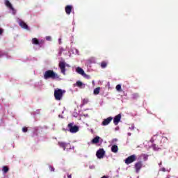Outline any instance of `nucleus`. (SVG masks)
I'll return each mask as SVG.
<instances>
[{
    "instance_id": "f257e3e1",
    "label": "nucleus",
    "mask_w": 178,
    "mask_h": 178,
    "mask_svg": "<svg viewBox=\"0 0 178 178\" xmlns=\"http://www.w3.org/2000/svg\"><path fill=\"white\" fill-rule=\"evenodd\" d=\"M66 92V90L62 89H56L54 90V97L56 101H60L63 97V94Z\"/></svg>"
},
{
    "instance_id": "f03ea898",
    "label": "nucleus",
    "mask_w": 178,
    "mask_h": 178,
    "mask_svg": "<svg viewBox=\"0 0 178 178\" xmlns=\"http://www.w3.org/2000/svg\"><path fill=\"white\" fill-rule=\"evenodd\" d=\"M45 79H52V80H55V79H59V75L55 73L54 70H47L45 72Z\"/></svg>"
},
{
    "instance_id": "7ed1b4c3",
    "label": "nucleus",
    "mask_w": 178,
    "mask_h": 178,
    "mask_svg": "<svg viewBox=\"0 0 178 178\" xmlns=\"http://www.w3.org/2000/svg\"><path fill=\"white\" fill-rule=\"evenodd\" d=\"M67 129L70 133H77V131H79V127L76 125H74V122L69 123L67 124Z\"/></svg>"
},
{
    "instance_id": "20e7f679",
    "label": "nucleus",
    "mask_w": 178,
    "mask_h": 178,
    "mask_svg": "<svg viewBox=\"0 0 178 178\" xmlns=\"http://www.w3.org/2000/svg\"><path fill=\"white\" fill-rule=\"evenodd\" d=\"M136 161H137V156L132 154L125 159V163L126 165H130V163H133V162H136Z\"/></svg>"
},
{
    "instance_id": "39448f33",
    "label": "nucleus",
    "mask_w": 178,
    "mask_h": 178,
    "mask_svg": "<svg viewBox=\"0 0 178 178\" xmlns=\"http://www.w3.org/2000/svg\"><path fill=\"white\" fill-rule=\"evenodd\" d=\"M58 67L60 69L63 74H66V63L65 61H60Z\"/></svg>"
},
{
    "instance_id": "423d86ee",
    "label": "nucleus",
    "mask_w": 178,
    "mask_h": 178,
    "mask_svg": "<svg viewBox=\"0 0 178 178\" xmlns=\"http://www.w3.org/2000/svg\"><path fill=\"white\" fill-rule=\"evenodd\" d=\"M136 173H140V170L143 168V161H138L134 165Z\"/></svg>"
},
{
    "instance_id": "0eeeda50",
    "label": "nucleus",
    "mask_w": 178,
    "mask_h": 178,
    "mask_svg": "<svg viewBox=\"0 0 178 178\" xmlns=\"http://www.w3.org/2000/svg\"><path fill=\"white\" fill-rule=\"evenodd\" d=\"M5 4L8 8H9L10 11L12 12L13 15H16V10L13 8L12 3H10L9 1L6 0Z\"/></svg>"
},
{
    "instance_id": "6e6552de",
    "label": "nucleus",
    "mask_w": 178,
    "mask_h": 178,
    "mask_svg": "<svg viewBox=\"0 0 178 178\" xmlns=\"http://www.w3.org/2000/svg\"><path fill=\"white\" fill-rule=\"evenodd\" d=\"M104 155H105V150H104V149H99L96 152V156H97L99 159H102Z\"/></svg>"
},
{
    "instance_id": "1a4fd4ad",
    "label": "nucleus",
    "mask_w": 178,
    "mask_h": 178,
    "mask_svg": "<svg viewBox=\"0 0 178 178\" xmlns=\"http://www.w3.org/2000/svg\"><path fill=\"white\" fill-rule=\"evenodd\" d=\"M32 44H34L35 45H38L39 47H42V45H44V41L38 40V39L34 38L32 39Z\"/></svg>"
},
{
    "instance_id": "9d476101",
    "label": "nucleus",
    "mask_w": 178,
    "mask_h": 178,
    "mask_svg": "<svg viewBox=\"0 0 178 178\" xmlns=\"http://www.w3.org/2000/svg\"><path fill=\"white\" fill-rule=\"evenodd\" d=\"M120 119H122L121 114H118L114 118L113 123H114L115 126H118V124H119V122H120Z\"/></svg>"
},
{
    "instance_id": "9b49d317",
    "label": "nucleus",
    "mask_w": 178,
    "mask_h": 178,
    "mask_svg": "<svg viewBox=\"0 0 178 178\" xmlns=\"http://www.w3.org/2000/svg\"><path fill=\"white\" fill-rule=\"evenodd\" d=\"M112 120H113V118L112 117H108L106 119H104L102 122V126H108Z\"/></svg>"
},
{
    "instance_id": "f8f14e48",
    "label": "nucleus",
    "mask_w": 178,
    "mask_h": 178,
    "mask_svg": "<svg viewBox=\"0 0 178 178\" xmlns=\"http://www.w3.org/2000/svg\"><path fill=\"white\" fill-rule=\"evenodd\" d=\"M19 24L20 27H22V29H24L25 30H30V28H29V26L22 20H19Z\"/></svg>"
},
{
    "instance_id": "ddd939ff",
    "label": "nucleus",
    "mask_w": 178,
    "mask_h": 178,
    "mask_svg": "<svg viewBox=\"0 0 178 178\" xmlns=\"http://www.w3.org/2000/svg\"><path fill=\"white\" fill-rule=\"evenodd\" d=\"M73 9V6H66L65 8V13L67 15H70V13H72V10Z\"/></svg>"
},
{
    "instance_id": "4468645a",
    "label": "nucleus",
    "mask_w": 178,
    "mask_h": 178,
    "mask_svg": "<svg viewBox=\"0 0 178 178\" xmlns=\"http://www.w3.org/2000/svg\"><path fill=\"white\" fill-rule=\"evenodd\" d=\"M76 72L79 74H81V76H86V72H84V70L81 67H77Z\"/></svg>"
},
{
    "instance_id": "2eb2a0df",
    "label": "nucleus",
    "mask_w": 178,
    "mask_h": 178,
    "mask_svg": "<svg viewBox=\"0 0 178 178\" xmlns=\"http://www.w3.org/2000/svg\"><path fill=\"white\" fill-rule=\"evenodd\" d=\"M58 145L61 148H63L64 151L66 149V147H67V143H64V142H58Z\"/></svg>"
},
{
    "instance_id": "dca6fc26",
    "label": "nucleus",
    "mask_w": 178,
    "mask_h": 178,
    "mask_svg": "<svg viewBox=\"0 0 178 178\" xmlns=\"http://www.w3.org/2000/svg\"><path fill=\"white\" fill-rule=\"evenodd\" d=\"M99 136H96L92 140V144H98L99 143Z\"/></svg>"
},
{
    "instance_id": "f3484780",
    "label": "nucleus",
    "mask_w": 178,
    "mask_h": 178,
    "mask_svg": "<svg viewBox=\"0 0 178 178\" xmlns=\"http://www.w3.org/2000/svg\"><path fill=\"white\" fill-rule=\"evenodd\" d=\"M119 148L118 147V145H113L112 147H111V151L112 152H114V154H116V152H118Z\"/></svg>"
},
{
    "instance_id": "a211bd4d",
    "label": "nucleus",
    "mask_w": 178,
    "mask_h": 178,
    "mask_svg": "<svg viewBox=\"0 0 178 178\" xmlns=\"http://www.w3.org/2000/svg\"><path fill=\"white\" fill-rule=\"evenodd\" d=\"M106 66H108V63L106 61H102L101 63V67L102 69H105V67H106Z\"/></svg>"
},
{
    "instance_id": "6ab92c4d",
    "label": "nucleus",
    "mask_w": 178,
    "mask_h": 178,
    "mask_svg": "<svg viewBox=\"0 0 178 178\" xmlns=\"http://www.w3.org/2000/svg\"><path fill=\"white\" fill-rule=\"evenodd\" d=\"M99 90H100L99 88H96L94 90L93 92H94L95 95H98V94H99Z\"/></svg>"
},
{
    "instance_id": "aec40b11",
    "label": "nucleus",
    "mask_w": 178,
    "mask_h": 178,
    "mask_svg": "<svg viewBox=\"0 0 178 178\" xmlns=\"http://www.w3.org/2000/svg\"><path fill=\"white\" fill-rule=\"evenodd\" d=\"M76 86L79 88H81V87H83V82H81L80 81H76Z\"/></svg>"
},
{
    "instance_id": "412c9836",
    "label": "nucleus",
    "mask_w": 178,
    "mask_h": 178,
    "mask_svg": "<svg viewBox=\"0 0 178 178\" xmlns=\"http://www.w3.org/2000/svg\"><path fill=\"white\" fill-rule=\"evenodd\" d=\"M3 173H8V172H9V168L7 166H3Z\"/></svg>"
},
{
    "instance_id": "4be33fe9",
    "label": "nucleus",
    "mask_w": 178,
    "mask_h": 178,
    "mask_svg": "<svg viewBox=\"0 0 178 178\" xmlns=\"http://www.w3.org/2000/svg\"><path fill=\"white\" fill-rule=\"evenodd\" d=\"M152 147L154 151H158L159 149V147L158 146H156V145H155V144L152 145Z\"/></svg>"
},
{
    "instance_id": "5701e85b",
    "label": "nucleus",
    "mask_w": 178,
    "mask_h": 178,
    "mask_svg": "<svg viewBox=\"0 0 178 178\" xmlns=\"http://www.w3.org/2000/svg\"><path fill=\"white\" fill-rule=\"evenodd\" d=\"M117 91H121L122 90V86L120 84H118L115 87Z\"/></svg>"
},
{
    "instance_id": "b1692460",
    "label": "nucleus",
    "mask_w": 178,
    "mask_h": 178,
    "mask_svg": "<svg viewBox=\"0 0 178 178\" xmlns=\"http://www.w3.org/2000/svg\"><path fill=\"white\" fill-rule=\"evenodd\" d=\"M88 102H89L88 99L86 98V99H83V105H86V104H88Z\"/></svg>"
},
{
    "instance_id": "393cba45",
    "label": "nucleus",
    "mask_w": 178,
    "mask_h": 178,
    "mask_svg": "<svg viewBox=\"0 0 178 178\" xmlns=\"http://www.w3.org/2000/svg\"><path fill=\"white\" fill-rule=\"evenodd\" d=\"M49 172H55V168L52 165H49Z\"/></svg>"
},
{
    "instance_id": "a878e982",
    "label": "nucleus",
    "mask_w": 178,
    "mask_h": 178,
    "mask_svg": "<svg viewBox=\"0 0 178 178\" xmlns=\"http://www.w3.org/2000/svg\"><path fill=\"white\" fill-rule=\"evenodd\" d=\"M46 40L47 41H52V38L51 36H47Z\"/></svg>"
},
{
    "instance_id": "bb28decb",
    "label": "nucleus",
    "mask_w": 178,
    "mask_h": 178,
    "mask_svg": "<svg viewBox=\"0 0 178 178\" xmlns=\"http://www.w3.org/2000/svg\"><path fill=\"white\" fill-rule=\"evenodd\" d=\"M133 98L136 99V98H138V93H134L133 95Z\"/></svg>"
},
{
    "instance_id": "cd10ccee",
    "label": "nucleus",
    "mask_w": 178,
    "mask_h": 178,
    "mask_svg": "<svg viewBox=\"0 0 178 178\" xmlns=\"http://www.w3.org/2000/svg\"><path fill=\"white\" fill-rule=\"evenodd\" d=\"M155 137H156V135H154L152 138H151V140H150V141L152 142V143H154V141H155Z\"/></svg>"
},
{
    "instance_id": "c85d7f7f",
    "label": "nucleus",
    "mask_w": 178,
    "mask_h": 178,
    "mask_svg": "<svg viewBox=\"0 0 178 178\" xmlns=\"http://www.w3.org/2000/svg\"><path fill=\"white\" fill-rule=\"evenodd\" d=\"M27 127H24V128H22V131H23V133H27Z\"/></svg>"
},
{
    "instance_id": "c756f323",
    "label": "nucleus",
    "mask_w": 178,
    "mask_h": 178,
    "mask_svg": "<svg viewBox=\"0 0 178 178\" xmlns=\"http://www.w3.org/2000/svg\"><path fill=\"white\" fill-rule=\"evenodd\" d=\"M161 171L162 172H166V168H162Z\"/></svg>"
},
{
    "instance_id": "7c9ffc66",
    "label": "nucleus",
    "mask_w": 178,
    "mask_h": 178,
    "mask_svg": "<svg viewBox=\"0 0 178 178\" xmlns=\"http://www.w3.org/2000/svg\"><path fill=\"white\" fill-rule=\"evenodd\" d=\"M2 33H3V29L0 28V35H1V34H2Z\"/></svg>"
},
{
    "instance_id": "2f4dec72",
    "label": "nucleus",
    "mask_w": 178,
    "mask_h": 178,
    "mask_svg": "<svg viewBox=\"0 0 178 178\" xmlns=\"http://www.w3.org/2000/svg\"><path fill=\"white\" fill-rule=\"evenodd\" d=\"M101 178H109V177L106 176V175H104L103 177H102Z\"/></svg>"
},
{
    "instance_id": "473e14b6",
    "label": "nucleus",
    "mask_w": 178,
    "mask_h": 178,
    "mask_svg": "<svg viewBox=\"0 0 178 178\" xmlns=\"http://www.w3.org/2000/svg\"><path fill=\"white\" fill-rule=\"evenodd\" d=\"M67 178H72V175H68Z\"/></svg>"
},
{
    "instance_id": "72a5a7b5",
    "label": "nucleus",
    "mask_w": 178,
    "mask_h": 178,
    "mask_svg": "<svg viewBox=\"0 0 178 178\" xmlns=\"http://www.w3.org/2000/svg\"><path fill=\"white\" fill-rule=\"evenodd\" d=\"M63 130L64 131H67V129H63Z\"/></svg>"
}]
</instances>
